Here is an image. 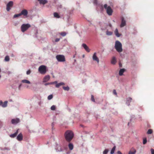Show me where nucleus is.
<instances>
[{"instance_id":"nucleus-57","label":"nucleus","mask_w":154,"mask_h":154,"mask_svg":"<svg viewBox=\"0 0 154 154\" xmlns=\"http://www.w3.org/2000/svg\"><path fill=\"white\" fill-rule=\"evenodd\" d=\"M60 84L61 86L62 85H65V83L64 82H60Z\"/></svg>"},{"instance_id":"nucleus-19","label":"nucleus","mask_w":154,"mask_h":154,"mask_svg":"<svg viewBox=\"0 0 154 154\" xmlns=\"http://www.w3.org/2000/svg\"><path fill=\"white\" fill-rule=\"evenodd\" d=\"M114 33L115 35L117 37H119L122 35L121 34H119V33L118 30L117 28H116L115 29L114 31Z\"/></svg>"},{"instance_id":"nucleus-43","label":"nucleus","mask_w":154,"mask_h":154,"mask_svg":"<svg viewBox=\"0 0 154 154\" xmlns=\"http://www.w3.org/2000/svg\"><path fill=\"white\" fill-rule=\"evenodd\" d=\"M31 72L30 70L29 69L26 71V74L27 75H29L30 74Z\"/></svg>"},{"instance_id":"nucleus-37","label":"nucleus","mask_w":154,"mask_h":154,"mask_svg":"<svg viewBox=\"0 0 154 154\" xmlns=\"http://www.w3.org/2000/svg\"><path fill=\"white\" fill-rule=\"evenodd\" d=\"M53 97V96L52 94H51L49 95L48 97V100H51Z\"/></svg>"},{"instance_id":"nucleus-64","label":"nucleus","mask_w":154,"mask_h":154,"mask_svg":"<svg viewBox=\"0 0 154 154\" xmlns=\"http://www.w3.org/2000/svg\"><path fill=\"white\" fill-rule=\"evenodd\" d=\"M87 21H88V22H90V23H91V21H90V20H87Z\"/></svg>"},{"instance_id":"nucleus-7","label":"nucleus","mask_w":154,"mask_h":154,"mask_svg":"<svg viewBox=\"0 0 154 154\" xmlns=\"http://www.w3.org/2000/svg\"><path fill=\"white\" fill-rule=\"evenodd\" d=\"M67 148L65 146L63 147V148H62L61 146L57 145V146L55 148V149L57 152H63L64 150H66Z\"/></svg>"},{"instance_id":"nucleus-50","label":"nucleus","mask_w":154,"mask_h":154,"mask_svg":"<svg viewBox=\"0 0 154 154\" xmlns=\"http://www.w3.org/2000/svg\"><path fill=\"white\" fill-rule=\"evenodd\" d=\"M113 92L114 94L117 95V93L115 90H113Z\"/></svg>"},{"instance_id":"nucleus-9","label":"nucleus","mask_w":154,"mask_h":154,"mask_svg":"<svg viewBox=\"0 0 154 154\" xmlns=\"http://www.w3.org/2000/svg\"><path fill=\"white\" fill-rule=\"evenodd\" d=\"M14 5L13 2L12 1L9 2L6 5V10L7 11H9L11 9V8L13 7Z\"/></svg>"},{"instance_id":"nucleus-27","label":"nucleus","mask_w":154,"mask_h":154,"mask_svg":"<svg viewBox=\"0 0 154 154\" xmlns=\"http://www.w3.org/2000/svg\"><path fill=\"white\" fill-rule=\"evenodd\" d=\"M54 17L57 18H59L60 17V16L59 14L57 12H54Z\"/></svg>"},{"instance_id":"nucleus-17","label":"nucleus","mask_w":154,"mask_h":154,"mask_svg":"<svg viewBox=\"0 0 154 154\" xmlns=\"http://www.w3.org/2000/svg\"><path fill=\"white\" fill-rule=\"evenodd\" d=\"M50 79V76L49 75L45 76L43 78V82H45L48 81Z\"/></svg>"},{"instance_id":"nucleus-33","label":"nucleus","mask_w":154,"mask_h":154,"mask_svg":"<svg viewBox=\"0 0 154 154\" xmlns=\"http://www.w3.org/2000/svg\"><path fill=\"white\" fill-rule=\"evenodd\" d=\"M19 23V22L18 21H15L14 23V25L15 26H17Z\"/></svg>"},{"instance_id":"nucleus-58","label":"nucleus","mask_w":154,"mask_h":154,"mask_svg":"<svg viewBox=\"0 0 154 154\" xmlns=\"http://www.w3.org/2000/svg\"><path fill=\"white\" fill-rule=\"evenodd\" d=\"M117 153L118 154H122L121 152L120 151H118L117 152Z\"/></svg>"},{"instance_id":"nucleus-15","label":"nucleus","mask_w":154,"mask_h":154,"mask_svg":"<svg viewBox=\"0 0 154 154\" xmlns=\"http://www.w3.org/2000/svg\"><path fill=\"white\" fill-rule=\"evenodd\" d=\"M82 46L87 52H89L90 51V50L89 47L85 43L82 44Z\"/></svg>"},{"instance_id":"nucleus-16","label":"nucleus","mask_w":154,"mask_h":154,"mask_svg":"<svg viewBox=\"0 0 154 154\" xmlns=\"http://www.w3.org/2000/svg\"><path fill=\"white\" fill-rule=\"evenodd\" d=\"M17 139L19 141H20L23 140V136L22 134L21 133H20L17 137Z\"/></svg>"},{"instance_id":"nucleus-51","label":"nucleus","mask_w":154,"mask_h":154,"mask_svg":"<svg viewBox=\"0 0 154 154\" xmlns=\"http://www.w3.org/2000/svg\"><path fill=\"white\" fill-rule=\"evenodd\" d=\"M52 85L54 84H57V81H55L54 82H52Z\"/></svg>"},{"instance_id":"nucleus-40","label":"nucleus","mask_w":154,"mask_h":154,"mask_svg":"<svg viewBox=\"0 0 154 154\" xmlns=\"http://www.w3.org/2000/svg\"><path fill=\"white\" fill-rule=\"evenodd\" d=\"M147 139L146 138H145L143 139V144H145L147 143Z\"/></svg>"},{"instance_id":"nucleus-46","label":"nucleus","mask_w":154,"mask_h":154,"mask_svg":"<svg viewBox=\"0 0 154 154\" xmlns=\"http://www.w3.org/2000/svg\"><path fill=\"white\" fill-rule=\"evenodd\" d=\"M93 3L94 5H97V0H94L93 2Z\"/></svg>"},{"instance_id":"nucleus-48","label":"nucleus","mask_w":154,"mask_h":154,"mask_svg":"<svg viewBox=\"0 0 154 154\" xmlns=\"http://www.w3.org/2000/svg\"><path fill=\"white\" fill-rule=\"evenodd\" d=\"M3 150H10V148H8V147H5L3 148V149H2Z\"/></svg>"},{"instance_id":"nucleus-53","label":"nucleus","mask_w":154,"mask_h":154,"mask_svg":"<svg viewBox=\"0 0 154 154\" xmlns=\"http://www.w3.org/2000/svg\"><path fill=\"white\" fill-rule=\"evenodd\" d=\"M109 26L110 27L112 28V25L110 23H109L107 24V26Z\"/></svg>"},{"instance_id":"nucleus-35","label":"nucleus","mask_w":154,"mask_h":154,"mask_svg":"<svg viewBox=\"0 0 154 154\" xmlns=\"http://www.w3.org/2000/svg\"><path fill=\"white\" fill-rule=\"evenodd\" d=\"M109 152V150L108 149H105L103 152V154H107L108 152Z\"/></svg>"},{"instance_id":"nucleus-60","label":"nucleus","mask_w":154,"mask_h":154,"mask_svg":"<svg viewBox=\"0 0 154 154\" xmlns=\"http://www.w3.org/2000/svg\"><path fill=\"white\" fill-rule=\"evenodd\" d=\"M41 103H42V102L41 101H40V102H39V103H38V104L39 105H40Z\"/></svg>"},{"instance_id":"nucleus-39","label":"nucleus","mask_w":154,"mask_h":154,"mask_svg":"<svg viewBox=\"0 0 154 154\" xmlns=\"http://www.w3.org/2000/svg\"><path fill=\"white\" fill-rule=\"evenodd\" d=\"M98 5L100 7V10L101 11H103V7L102 5Z\"/></svg>"},{"instance_id":"nucleus-61","label":"nucleus","mask_w":154,"mask_h":154,"mask_svg":"<svg viewBox=\"0 0 154 154\" xmlns=\"http://www.w3.org/2000/svg\"><path fill=\"white\" fill-rule=\"evenodd\" d=\"M55 118H56L54 116L53 117V119L54 121L55 120Z\"/></svg>"},{"instance_id":"nucleus-56","label":"nucleus","mask_w":154,"mask_h":154,"mask_svg":"<svg viewBox=\"0 0 154 154\" xmlns=\"http://www.w3.org/2000/svg\"><path fill=\"white\" fill-rule=\"evenodd\" d=\"M119 67L121 68L122 67V64L121 63H119Z\"/></svg>"},{"instance_id":"nucleus-1","label":"nucleus","mask_w":154,"mask_h":154,"mask_svg":"<svg viewBox=\"0 0 154 154\" xmlns=\"http://www.w3.org/2000/svg\"><path fill=\"white\" fill-rule=\"evenodd\" d=\"M74 136L73 133L70 130L66 131L64 134L65 139L68 142H70L72 140Z\"/></svg>"},{"instance_id":"nucleus-36","label":"nucleus","mask_w":154,"mask_h":154,"mask_svg":"<svg viewBox=\"0 0 154 154\" xmlns=\"http://www.w3.org/2000/svg\"><path fill=\"white\" fill-rule=\"evenodd\" d=\"M152 130L151 129H149L148 130L147 133L148 134H151L152 133Z\"/></svg>"},{"instance_id":"nucleus-63","label":"nucleus","mask_w":154,"mask_h":154,"mask_svg":"<svg viewBox=\"0 0 154 154\" xmlns=\"http://www.w3.org/2000/svg\"><path fill=\"white\" fill-rule=\"evenodd\" d=\"M84 57H85V55H84H84H82V57H83V58H84Z\"/></svg>"},{"instance_id":"nucleus-41","label":"nucleus","mask_w":154,"mask_h":154,"mask_svg":"<svg viewBox=\"0 0 154 154\" xmlns=\"http://www.w3.org/2000/svg\"><path fill=\"white\" fill-rule=\"evenodd\" d=\"M55 123L54 122H53L51 124V126L52 127V131L54 129V128H53V127H54V125Z\"/></svg>"},{"instance_id":"nucleus-49","label":"nucleus","mask_w":154,"mask_h":154,"mask_svg":"<svg viewBox=\"0 0 154 154\" xmlns=\"http://www.w3.org/2000/svg\"><path fill=\"white\" fill-rule=\"evenodd\" d=\"M135 117V116L134 115H132L131 116V119H130V121H131L132 120L134 119Z\"/></svg>"},{"instance_id":"nucleus-31","label":"nucleus","mask_w":154,"mask_h":154,"mask_svg":"<svg viewBox=\"0 0 154 154\" xmlns=\"http://www.w3.org/2000/svg\"><path fill=\"white\" fill-rule=\"evenodd\" d=\"M17 135L14 133L9 135V136L12 138H14L16 137Z\"/></svg>"},{"instance_id":"nucleus-2","label":"nucleus","mask_w":154,"mask_h":154,"mask_svg":"<svg viewBox=\"0 0 154 154\" xmlns=\"http://www.w3.org/2000/svg\"><path fill=\"white\" fill-rule=\"evenodd\" d=\"M114 47L119 53L123 51L122 44L119 41H116L115 42Z\"/></svg>"},{"instance_id":"nucleus-32","label":"nucleus","mask_w":154,"mask_h":154,"mask_svg":"<svg viewBox=\"0 0 154 154\" xmlns=\"http://www.w3.org/2000/svg\"><path fill=\"white\" fill-rule=\"evenodd\" d=\"M60 34L62 36L64 37L65 36L66 34V33L64 32H61L60 33Z\"/></svg>"},{"instance_id":"nucleus-6","label":"nucleus","mask_w":154,"mask_h":154,"mask_svg":"<svg viewBox=\"0 0 154 154\" xmlns=\"http://www.w3.org/2000/svg\"><path fill=\"white\" fill-rule=\"evenodd\" d=\"M57 60L60 62H63L65 61V56L62 55H57L56 56Z\"/></svg>"},{"instance_id":"nucleus-8","label":"nucleus","mask_w":154,"mask_h":154,"mask_svg":"<svg viewBox=\"0 0 154 154\" xmlns=\"http://www.w3.org/2000/svg\"><path fill=\"white\" fill-rule=\"evenodd\" d=\"M98 24L99 25L102 31L105 30L106 28V26H107V24H106L104 22L100 21L98 22Z\"/></svg>"},{"instance_id":"nucleus-10","label":"nucleus","mask_w":154,"mask_h":154,"mask_svg":"<svg viewBox=\"0 0 154 154\" xmlns=\"http://www.w3.org/2000/svg\"><path fill=\"white\" fill-rule=\"evenodd\" d=\"M20 13L21 16L22 15L25 17H27L28 12L27 11L26 9H23L22 10Z\"/></svg>"},{"instance_id":"nucleus-22","label":"nucleus","mask_w":154,"mask_h":154,"mask_svg":"<svg viewBox=\"0 0 154 154\" xmlns=\"http://www.w3.org/2000/svg\"><path fill=\"white\" fill-rule=\"evenodd\" d=\"M116 62V60L115 57H113L111 61V63L113 64H115Z\"/></svg>"},{"instance_id":"nucleus-4","label":"nucleus","mask_w":154,"mask_h":154,"mask_svg":"<svg viewBox=\"0 0 154 154\" xmlns=\"http://www.w3.org/2000/svg\"><path fill=\"white\" fill-rule=\"evenodd\" d=\"M38 70L41 74H45L47 71V66L44 65H41L39 67Z\"/></svg>"},{"instance_id":"nucleus-52","label":"nucleus","mask_w":154,"mask_h":154,"mask_svg":"<svg viewBox=\"0 0 154 154\" xmlns=\"http://www.w3.org/2000/svg\"><path fill=\"white\" fill-rule=\"evenodd\" d=\"M60 39L59 38H56L55 40V42H58L59 41Z\"/></svg>"},{"instance_id":"nucleus-23","label":"nucleus","mask_w":154,"mask_h":154,"mask_svg":"<svg viewBox=\"0 0 154 154\" xmlns=\"http://www.w3.org/2000/svg\"><path fill=\"white\" fill-rule=\"evenodd\" d=\"M68 147L69 149L71 150L73 149V144L71 143H70L68 144Z\"/></svg>"},{"instance_id":"nucleus-62","label":"nucleus","mask_w":154,"mask_h":154,"mask_svg":"<svg viewBox=\"0 0 154 154\" xmlns=\"http://www.w3.org/2000/svg\"><path fill=\"white\" fill-rule=\"evenodd\" d=\"M80 126L82 127H84L83 125H80Z\"/></svg>"},{"instance_id":"nucleus-59","label":"nucleus","mask_w":154,"mask_h":154,"mask_svg":"<svg viewBox=\"0 0 154 154\" xmlns=\"http://www.w3.org/2000/svg\"><path fill=\"white\" fill-rule=\"evenodd\" d=\"M70 151H69L67 152H66V154H69L70 153Z\"/></svg>"},{"instance_id":"nucleus-26","label":"nucleus","mask_w":154,"mask_h":154,"mask_svg":"<svg viewBox=\"0 0 154 154\" xmlns=\"http://www.w3.org/2000/svg\"><path fill=\"white\" fill-rule=\"evenodd\" d=\"M116 148V146H114L111 150L110 152V154H113L114 153V152Z\"/></svg>"},{"instance_id":"nucleus-13","label":"nucleus","mask_w":154,"mask_h":154,"mask_svg":"<svg viewBox=\"0 0 154 154\" xmlns=\"http://www.w3.org/2000/svg\"><path fill=\"white\" fill-rule=\"evenodd\" d=\"M8 101H5L4 103L2 101H0V106L3 108L6 107L7 106Z\"/></svg>"},{"instance_id":"nucleus-3","label":"nucleus","mask_w":154,"mask_h":154,"mask_svg":"<svg viewBox=\"0 0 154 154\" xmlns=\"http://www.w3.org/2000/svg\"><path fill=\"white\" fill-rule=\"evenodd\" d=\"M104 8L106 10V13L109 15L111 16L112 15L113 10L110 6H108L107 4H105L104 5Z\"/></svg>"},{"instance_id":"nucleus-29","label":"nucleus","mask_w":154,"mask_h":154,"mask_svg":"<svg viewBox=\"0 0 154 154\" xmlns=\"http://www.w3.org/2000/svg\"><path fill=\"white\" fill-rule=\"evenodd\" d=\"M21 16V15L20 13L18 14H15L14 15L13 18H15L16 17H20Z\"/></svg>"},{"instance_id":"nucleus-12","label":"nucleus","mask_w":154,"mask_h":154,"mask_svg":"<svg viewBox=\"0 0 154 154\" xmlns=\"http://www.w3.org/2000/svg\"><path fill=\"white\" fill-rule=\"evenodd\" d=\"M126 25V21L125 20L124 17H122L121 18V23L120 25V27H123Z\"/></svg>"},{"instance_id":"nucleus-34","label":"nucleus","mask_w":154,"mask_h":154,"mask_svg":"<svg viewBox=\"0 0 154 154\" xmlns=\"http://www.w3.org/2000/svg\"><path fill=\"white\" fill-rule=\"evenodd\" d=\"M136 152V150L135 149H134V151L133 152H132L131 151H129L128 152V154H135Z\"/></svg>"},{"instance_id":"nucleus-44","label":"nucleus","mask_w":154,"mask_h":154,"mask_svg":"<svg viewBox=\"0 0 154 154\" xmlns=\"http://www.w3.org/2000/svg\"><path fill=\"white\" fill-rule=\"evenodd\" d=\"M50 85H52V82L46 83L44 84V85L45 86H47Z\"/></svg>"},{"instance_id":"nucleus-25","label":"nucleus","mask_w":154,"mask_h":154,"mask_svg":"<svg viewBox=\"0 0 154 154\" xmlns=\"http://www.w3.org/2000/svg\"><path fill=\"white\" fill-rule=\"evenodd\" d=\"M106 34L107 35L110 36L112 34L113 32L111 31H109L108 30H107L106 31Z\"/></svg>"},{"instance_id":"nucleus-18","label":"nucleus","mask_w":154,"mask_h":154,"mask_svg":"<svg viewBox=\"0 0 154 154\" xmlns=\"http://www.w3.org/2000/svg\"><path fill=\"white\" fill-rule=\"evenodd\" d=\"M132 100V99L131 97H129L128 98H127L126 102V104L128 106H129L130 105V103L131 102Z\"/></svg>"},{"instance_id":"nucleus-20","label":"nucleus","mask_w":154,"mask_h":154,"mask_svg":"<svg viewBox=\"0 0 154 154\" xmlns=\"http://www.w3.org/2000/svg\"><path fill=\"white\" fill-rule=\"evenodd\" d=\"M126 69L124 68L121 69L119 72V75L120 76H122L123 75V73L125 71Z\"/></svg>"},{"instance_id":"nucleus-21","label":"nucleus","mask_w":154,"mask_h":154,"mask_svg":"<svg viewBox=\"0 0 154 154\" xmlns=\"http://www.w3.org/2000/svg\"><path fill=\"white\" fill-rule=\"evenodd\" d=\"M40 4L44 5L47 3L48 1L47 0H38Z\"/></svg>"},{"instance_id":"nucleus-24","label":"nucleus","mask_w":154,"mask_h":154,"mask_svg":"<svg viewBox=\"0 0 154 154\" xmlns=\"http://www.w3.org/2000/svg\"><path fill=\"white\" fill-rule=\"evenodd\" d=\"M21 82L23 83H25L29 84H30V82L29 81L26 79L22 80Z\"/></svg>"},{"instance_id":"nucleus-54","label":"nucleus","mask_w":154,"mask_h":154,"mask_svg":"<svg viewBox=\"0 0 154 154\" xmlns=\"http://www.w3.org/2000/svg\"><path fill=\"white\" fill-rule=\"evenodd\" d=\"M19 130V129H17V131L14 133L17 135L18 132V131Z\"/></svg>"},{"instance_id":"nucleus-30","label":"nucleus","mask_w":154,"mask_h":154,"mask_svg":"<svg viewBox=\"0 0 154 154\" xmlns=\"http://www.w3.org/2000/svg\"><path fill=\"white\" fill-rule=\"evenodd\" d=\"M10 58L9 56H6L5 58V61L6 62H8L9 61Z\"/></svg>"},{"instance_id":"nucleus-28","label":"nucleus","mask_w":154,"mask_h":154,"mask_svg":"<svg viewBox=\"0 0 154 154\" xmlns=\"http://www.w3.org/2000/svg\"><path fill=\"white\" fill-rule=\"evenodd\" d=\"M63 88L65 91H68L69 90V88L68 86L66 87L63 86Z\"/></svg>"},{"instance_id":"nucleus-42","label":"nucleus","mask_w":154,"mask_h":154,"mask_svg":"<svg viewBox=\"0 0 154 154\" xmlns=\"http://www.w3.org/2000/svg\"><path fill=\"white\" fill-rule=\"evenodd\" d=\"M60 82L58 83H57L55 85V87L57 88H58L60 86Z\"/></svg>"},{"instance_id":"nucleus-14","label":"nucleus","mask_w":154,"mask_h":154,"mask_svg":"<svg viewBox=\"0 0 154 154\" xmlns=\"http://www.w3.org/2000/svg\"><path fill=\"white\" fill-rule=\"evenodd\" d=\"M97 53L95 52L92 56V59L96 61L97 63L99 62V59L97 56Z\"/></svg>"},{"instance_id":"nucleus-11","label":"nucleus","mask_w":154,"mask_h":154,"mask_svg":"<svg viewBox=\"0 0 154 154\" xmlns=\"http://www.w3.org/2000/svg\"><path fill=\"white\" fill-rule=\"evenodd\" d=\"M20 122L19 119L16 118V119H13L11 120V123L12 124L16 125Z\"/></svg>"},{"instance_id":"nucleus-38","label":"nucleus","mask_w":154,"mask_h":154,"mask_svg":"<svg viewBox=\"0 0 154 154\" xmlns=\"http://www.w3.org/2000/svg\"><path fill=\"white\" fill-rule=\"evenodd\" d=\"M51 109L52 110H55L56 109V106H55L53 105H52L51 107Z\"/></svg>"},{"instance_id":"nucleus-45","label":"nucleus","mask_w":154,"mask_h":154,"mask_svg":"<svg viewBox=\"0 0 154 154\" xmlns=\"http://www.w3.org/2000/svg\"><path fill=\"white\" fill-rule=\"evenodd\" d=\"M91 100L94 102H95V100H94V97L93 96V95H91Z\"/></svg>"},{"instance_id":"nucleus-55","label":"nucleus","mask_w":154,"mask_h":154,"mask_svg":"<svg viewBox=\"0 0 154 154\" xmlns=\"http://www.w3.org/2000/svg\"><path fill=\"white\" fill-rule=\"evenodd\" d=\"M22 84L21 83H20V84L19 85V86H18V88H19V89H20V88L22 86Z\"/></svg>"},{"instance_id":"nucleus-47","label":"nucleus","mask_w":154,"mask_h":154,"mask_svg":"<svg viewBox=\"0 0 154 154\" xmlns=\"http://www.w3.org/2000/svg\"><path fill=\"white\" fill-rule=\"evenodd\" d=\"M150 151L151 153V154H154V149H151Z\"/></svg>"},{"instance_id":"nucleus-5","label":"nucleus","mask_w":154,"mask_h":154,"mask_svg":"<svg viewBox=\"0 0 154 154\" xmlns=\"http://www.w3.org/2000/svg\"><path fill=\"white\" fill-rule=\"evenodd\" d=\"M30 27L31 25L29 23L23 24L21 26V31L22 32H24Z\"/></svg>"}]
</instances>
